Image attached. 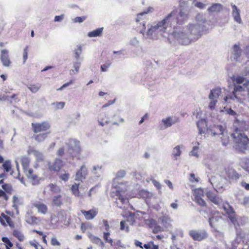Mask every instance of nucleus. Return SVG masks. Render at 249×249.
<instances>
[{
	"mask_svg": "<svg viewBox=\"0 0 249 249\" xmlns=\"http://www.w3.org/2000/svg\"><path fill=\"white\" fill-rule=\"evenodd\" d=\"M208 22L205 16L199 14L193 23L188 24L183 29H175L171 36L182 45H188L198 40L207 30Z\"/></svg>",
	"mask_w": 249,
	"mask_h": 249,
	"instance_id": "nucleus-1",
	"label": "nucleus"
},
{
	"mask_svg": "<svg viewBox=\"0 0 249 249\" xmlns=\"http://www.w3.org/2000/svg\"><path fill=\"white\" fill-rule=\"evenodd\" d=\"M174 16V12L169 14L162 20L158 23L153 24L148 28L145 34V37L152 39H157L160 36L164 37H167L168 40L171 42V40L174 38L171 36V34H169L170 26L169 25L170 19Z\"/></svg>",
	"mask_w": 249,
	"mask_h": 249,
	"instance_id": "nucleus-2",
	"label": "nucleus"
},
{
	"mask_svg": "<svg viewBox=\"0 0 249 249\" xmlns=\"http://www.w3.org/2000/svg\"><path fill=\"white\" fill-rule=\"evenodd\" d=\"M234 85V89L232 93L224 97L225 102H227L229 100H237L240 102L246 97L249 98V81H248L243 86L238 84L243 83L245 78L242 76L237 75L232 77Z\"/></svg>",
	"mask_w": 249,
	"mask_h": 249,
	"instance_id": "nucleus-3",
	"label": "nucleus"
},
{
	"mask_svg": "<svg viewBox=\"0 0 249 249\" xmlns=\"http://www.w3.org/2000/svg\"><path fill=\"white\" fill-rule=\"evenodd\" d=\"M240 125L241 126L239 128L236 127L235 128V131L231 134V136L235 143V148L240 152H244L246 149L247 145L249 142V139L242 132L246 131L248 127H246L244 122H240Z\"/></svg>",
	"mask_w": 249,
	"mask_h": 249,
	"instance_id": "nucleus-4",
	"label": "nucleus"
},
{
	"mask_svg": "<svg viewBox=\"0 0 249 249\" xmlns=\"http://www.w3.org/2000/svg\"><path fill=\"white\" fill-rule=\"evenodd\" d=\"M206 195L208 198L212 203L218 206L220 208H222L225 211L228 215V217L231 222L234 224L236 221L234 212L229 204L224 203L222 198L212 191H208Z\"/></svg>",
	"mask_w": 249,
	"mask_h": 249,
	"instance_id": "nucleus-5",
	"label": "nucleus"
},
{
	"mask_svg": "<svg viewBox=\"0 0 249 249\" xmlns=\"http://www.w3.org/2000/svg\"><path fill=\"white\" fill-rule=\"evenodd\" d=\"M173 12H174V16L170 19L169 24L170 28L172 26H174L177 23L179 24H182L188 18V12L187 10L181 9L178 14H177V10H175L171 12L170 14H172Z\"/></svg>",
	"mask_w": 249,
	"mask_h": 249,
	"instance_id": "nucleus-6",
	"label": "nucleus"
},
{
	"mask_svg": "<svg viewBox=\"0 0 249 249\" xmlns=\"http://www.w3.org/2000/svg\"><path fill=\"white\" fill-rule=\"evenodd\" d=\"M21 164L24 170L27 177L32 179L33 181L34 185L37 184L38 182L37 177L36 175L33 174V170L31 168H29V165L30 163V159L26 156H23L21 159Z\"/></svg>",
	"mask_w": 249,
	"mask_h": 249,
	"instance_id": "nucleus-7",
	"label": "nucleus"
},
{
	"mask_svg": "<svg viewBox=\"0 0 249 249\" xmlns=\"http://www.w3.org/2000/svg\"><path fill=\"white\" fill-rule=\"evenodd\" d=\"M153 10V7H148L146 10H144L143 12L140 13L137 15V17L136 19V29L138 32L142 34L143 36H145L144 31L146 28V21L142 18V17L147 13L152 12Z\"/></svg>",
	"mask_w": 249,
	"mask_h": 249,
	"instance_id": "nucleus-8",
	"label": "nucleus"
},
{
	"mask_svg": "<svg viewBox=\"0 0 249 249\" xmlns=\"http://www.w3.org/2000/svg\"><path fill=\"white\" fill-rule=\"evenodd\" d=\"M116 196L122 204H126L128 201L127 189L123 183H120L115 187Z\"/></svg>",
	"mask_w": 249,
	"mask_h": 249,
	"instance_id": "nucleus-9",
	"label": "nucleus"
},
{
	"mask_svg": "<svg viewBox=\"0 0 249 249\" xmlns=\"http://www.w3.org/2000/svg\"><path fill=\"white\" fill-rule=\"evenodd\" d=\"M178 121V118L176 116H170L162 118L159 122L158 127L160 130H165L177 123Z\"/></svg>",
	"mask_w": 249,
	"mask_h": 249,
	"instance_id": "nucleus-10",
	"label": "nucleus"
},
{
	"mask_svg": "<svg viewBox=\"0 0 249 249\" xmlns=\"http://www.w3.org/2000/svg\"><path fill=\"white\" fill-rule=\"evenodd\" d=\"M28 155H33L35 158L36 161L34 167L37 168L39 166V163L43 162L44 160V157L42 152L36 150L35 147L29 146L27 151Z\"/></svg>",
	"mask_w": 249,
	"mask_h": 249,
	"instance_id": "nucleus-11",
	"label": "nucleus"
},
{
	"mask_svg": "<svg viewBox=\"0 0 249 249\" xmlns=\"http://www.w3.org/2000/svg\"><path fill=\"white\" fill-rule=\"evenodd\" d=\"M69 152L72 156H76L80 151L79 142L74 139L69 140L67 143Z\"/></svg>",
	"mask_w": 249,
	"mask_h": 249,
	"instance_id": "nucleus-12",
	"label": "nucleus"
},
{
	"mask_svg": "<svg viewBox=\"0 0 249 249\" xmlns=\"http://www.w3.org/2000/svg\"><path fill=\"white\" fill-rule=\"evenodd\" d=\"M189 235L196 241H201L208 236L205 230H191L189 232Z\"/></svg>",
	"mask_w": 249,
	"mask_h": 249,
	"instance_id": "nucleus-13",
	"label": "nucleus"
},
{
	"mask_svg": "<svg viewBox=\"0 0 249 249\" xmlns=\"http://www.w3.org/2000/svg\"><path fill=\"white\" fill-rule=\"evenodd\" d=\"M245 233L241 231H237L234 240L231 242V247L229 249H237L238 246L245 243Z\"/></svg>",
	"mask_w": 249,
	"mask_h": 249,
	"instance_id": "nucleus-14",
	"label": "nucleus"
},
{
	"mask_svg": "<svg viewBox=\"0 0 249 249\" xmlns=\"http://www.w3.org/2000/svg\"><path fill=\"white\" fill-rule=\"evenodd\" d=\"M33 131L35 133H38L41 131H45L50 128V124L47 122H43L41 123H32Z\"/></svg>",
	"mask_w": 249,
	"mask_h": 249,
	"instance_id": "nucleus-15",
	"label": "nucleus"
},
{
	"mask_svg": "<svg viewBox=\"0 0 249 249\" xmlns=\"http://www.w3.org/2000/svg\"><path fill=\"white\" fill-rule=\"evenodd\" d=\"M88 175V171L85 164H83L80 168L77 171L75 175V180L83 182Z\"/></svg>",
	"mask_w": 249,
	"mask_h": 249,
	"instance_id": "nucleus-16",
	"label": "nucleus"
},
{
	"mask_svg": "<svg viewBox=\"0 0 249 249\" xmlns=\"http://www.w3.org/2000/svg\"><path fill=\"white\" fill-rule=\"evenodd\" d=\"M242 51L240 44H235L232 47V54L231 58L234 61L237 62L240 60Z\"/></svg>",
	"mask_w": 249,
	"mask_h": 249,
	"instance_id": "nucleus-17",
	"label": "nucleus"
},
{
	"mask_svg": "<svg viewBox=\"0 0 249 249\" xmlns=\"http://www.w3.org/2000/svg\"><path fill=\"white\" fill-rule=\"evenodd\" d=\"M225 173L227 178L230 180H237L240 175L236 172V171L232 168L228 167L225 168Z\"/></svg>",
	"mask_w": 249,
	"mask_h": 249,
	"instance_id": "nucleus-18",
	"label": "nucleus"
},
{
	"mask_svg": "<svg viewBox=\"0 0 249 249\" xmlns=\"http://www.w3.org/2000/svg\"><path fill=\"white\" fill-rule=\"evenodd\" d=\"M231 5L232 8V16L233 17L234 21L241 24L242 23V19L240 16V10L233 3H231Z\"/></svg>",
	"mask_w": 249,
	"mask_h": 249,
	"instance_id": "nucleus-19",
	"label": "nucleus"
},
{
	"mask_svg": "<svg viewBox=\"0 0 249 249\" xmlns=\"http://www.w3.org/2000/svg\"><path fill=\"white\" fill-rule=\"evenodd\" d=\"M224 9V6L220 3H213L207 9L209 13H218L222 12Z\"/></svg>",
	"mask_w": 249,
	"mask_h": 249,
	"instance_id": "nucleus-20",
	"label": "nucleus"
},
{
	"mask_svg": "<svg viewBox=\"0 0 249 249\" xmlns=\"http://www.w3.org/2000/svg\"><path fill=\"white\" fill-rule=\"evenodd\" d=\"M81 212L85 219L88 220L93 219L98 213V212L95 209H91L89 211L81 210Z\"/></svg>",
	"mask_w": 249,
	"mask_h": 249,
	"instance_id": "nucleus-21",
	"label": "nucleus"
},
{
	"mask_svg": "<svg viewBox=\"0 0 249 249\" xmlns=\"http://www.w3.org/2000/svg\"><path fill=\"white\" fill-rule=\"evenodd\" d=\"M25 220L29 224L32 225H38L40 222V220L39 218L30 215L28 212L27 213V214L25 216Z\"/></svg>",
	"mask_w": 249,
	"mask_h": 249,
	"instance_id": "nucleus-22",
	"label": "nucleus"
},
{
	"mask_svg": "<svg viewBox=\"0 0 249 249\" xmlns=\"http://www.w3.org/2000/svg\"><path fill=\"white\" fill-rule=\"evenodd\" d=\"M62 161L59 159H56L54 162L52 164H49V168L51 171L57 172L62 167Z\"/></svg>",
	"mask_w": 249,
	"mask_h": 249,
	"instance_id": "nucleus-23",
	"label": "nucleus"
},
{
	"mask_svg": "<svg viewBox=\"0 0 249 249\" xmlns=\"http://www.w3.org/2000/svg\"><path fill=\"white\" fill-rule=\"evenodd\" d=\"M0 222L3 225L14 227V223L11 218L3 213H2L0 216Z\"/></svg>",
	"mask_w": 249,
	"mask_h": 249,
	"instance_id": "nucleus-24",
	"label": "nucleus"
},
{
	"mask_svg": "<svg viewBox=\"0 0 249 249\" xmlns=\"http://www.w3.org/2000/svg\"><path fill=\"white\" fill-rule=\"evenodd\" d=\"M81 65V61L80 60H75L72 62V68L70 70L69 73L71 75H73L79 71V69Z\"/></svg>",
	"mask_w": 249,
	"mask_h": 249,
	"instance_id": "nucleus-25",
	"label": "nucleus"
},
{
	"mask_svg": "<svg viewBox=\"0 0 249 249\" xmlns=\"http://www.w3.org/2000/svg\"><path fill=\"white\" fill-rule=\"evenodd\" d=\"M197 126L199 130V134L197 138L199 135L205 133L207 127V123L205 119H201L197 122Z\"/></svg>",
	"mask_w": 249,
	"mask_h": 249,
	"instance_id": "nucleus-26",
	"label": "nucleus"
},
{
	"mask_svg": "<svg viewBox=\"0 0 249 249\" xmlns=\"http://www.w3.org/2000/svg\"><path fill=\"white\" fill-rule=\"evenodd\" d=\"M184 148V146L183 144L178 145L173 149L172 155L173 156L174 160H177L178 157L181 154V149Z\"/></svg>",
	"mask_w": 249,
	"mask_h": 249,
	"instance_id": "nucleus-27",
	"label": "nucleus"
},
{
	"mask_svg": "<svg viewBox=\"0 0 249 249\" xmlns=\"http://www.w3.org/2000/svg\"><path fill=\"white\" fill-rule=\"evenodd\" d=\"M33 206L38 210V212L42 214H45L48 211L47 207L44 204L39 202L36 201L33 203Z\"/></svg>",
	"mask_w": 249,
	"mask_h": 249,
	"instance_id": "nucleus-28",
	"label": "nucleus"
},
{
	"mask_svg": "<svg viewBox=\"0 0 249 249\" xmlns=\"http://www.w3.org/2000/svg\"><path fill=\"white\" fill-rule=\"evenodd\" d=\"M226 127L221 125H214L210 130L211 134L213 136L218 135L220 136L223 131L226 129Z\"/></svg>",
	"mask_w": 249,
	"mask_h": 249,
	"instance_id": "nucleus-29",
	"label": "nucleus"
},
{
	"mask_svg": "<svg viewBox=\"0 0 249 249\" xmlns=\"http://www.w3.org/2000/svg\"><path fill=\"white\" fill-rule=\"evenodd\" d=\"M0 59L3 65L5 66H9L10 64V61L8 57V51L6 50H3L1 51Z\"/></svg>",
	"mask_w": 249,
	"mask_h": 249,
	"instance_id": "nucleus-30",
	"label": "nucleus"
},
{
	"mask_svg": "<svg viewBox=\"0 0 249 249\" xmlns=\"http://www.w3.org/2000/svg\"><path fill=\"white\" fill-rule=\"evenodd\" d=\"M88 236L92 243L96 244V245L101 247L102 248H103L104 247V242L99 237L94 236L90 233H89L88 234Z\"/></svg>",
	"mask_w": 249,
	"mask_h": 249,
	"instance_id": "nucleus-31",
	"label": "nucleus"
},
{
	"mask_svg": "<svg viewBox=\"0 0 249 249\" xmlns=\"http://www.w3.org/2000/svg\"><path fill=\"white\" fill-rule=\"evenodd\" d=\"M221 94V89L219 88H216L211 90L209 95V99H216L219 98Z\"/></svg>",
	"mask_w": 249,
	"mask_h": 249,
	"instance_id": "nucleus-32",
	"label": "nucleus"
},
{
	"mask_svg": "<svg viewBox=\"0 0 249 249\" xmlns=\"http://www.w3.org/2000/svg\"><path fill=\"white\" fill-rule=\"evenodd\" d=\"M124 216L126 218L127 222H128L130 225H133L135 224L136 222V217L134 213L128 212Z\"/></svg>",
	"mask_w": 249,
	"mask_h": 249,
	"instance_id": "nucleus-33",
	"label": "nucleus"
},
{
	"mask_svg": "<svg viewBox=\"0 0 249 249\" xmlns=\"http://www.w3.org/2000/svg\"><path fill=\"white\" fill-rule=\"evenodd\" d=\"M79 186V183H74L72 185L71 190L72 194L74 195V196L82 198L83 197V195L80 193Z\"/></svg>",
	"mask_w": 249,
	"mask_h": 249,
	"instance_id": "nucleus-34",
	"label": "nucleus"
},
{
	"mask_svg": "<svg viewBox=\"0 0 249 249\" xmlns=\"http://www.w3.org/2000/svg\"><path fill=\"white\" fill-rule=\"evenodd\" d=\"M45 190H49L54 193H59L61 191L60 187L53 183H50L45 187Z\"/></svg>",
	"mask_w": 249,
	"mask_h": 249,
	"instance_id": "nucleus-35",
	"label": "nucleus"
},
{
	"mask_svg": "<svg viewBox=\"0 0 249 249\" xmlns=\"http://www.w3.org/2000/svg\"><path fill=\"white\" fill-rule=\"evenodd\" d=\"M219 136H220L222 145L224 146L227 145L229 143V136L226 129L222 132V134Z\"/></svg>",
	"mask_w": 249,
	"mask_h": 249,
	"instance_id": "nucleus-36",
	"label": "nucleus"
},
{
	"mask_svg": "<svg viewBox=\"0 0 249 249\" xmlns=\"http://www.w3.org/2000/svg\"><path fill=\"white\" fill-rule=\"evenodd\" d=\"M103 28H99L88 33V36L89 37L101 36L103 31Z\"/></svg>",
	"mask_w": 249,
	"mask_h": 249,
	"instance_id": "nucleus-37",
	"label": "nucleus"
},
{
	"mask_svg": "<svg viewBox=\"0 0 249 249\" xmlns=\"http://www.w3.org/2000/svg\"><path fill=\"white\" fill-rule=\"evenodd\" d=\"M41 87L39 83L30 84L28 86V89L34 93H36Z\"/></svg>",
	"mask_w": 249,
	"mask_h": 249,
	"instance_id": "nucleus-38",
	"label": "nucleus"
},
{
	"mask_svg": "<svg viewBox=\"0 0 249 249\" xmlns=\"http://www.w3.org/2000/svg\"><path fill=\"white\" fill-rule=\"evenodd\" d=\"M49 134L48 132L40 133L39 134L36 135L34 136L35 140L38 142H40L44 141L47 137V135Z\"/></svg>",
	"mask_w": 249,
	"mask_h": 249,
	"instance_id": "nucleus-39",
	"label": "nucleus"
},
{
	"mask_svg": "<svg viewBox=\"0 0 249 249\" xmlns=\"http://www.w3.org/2000/svg\"><path fill=\"white\" fill-rule=\"evenodd\" d=\"M196 145H194L193 147L192 150L190 152L189 155L191 156L196 157V158L198 157V155L197 153L198 150L199 149L198 145L200 144L198 142H196Z\"/></svg>",
	"mask_w": 249,
	"mask_h": 249,
	"instance_id": "nucleus-40",
	"label": "nucleus"
},
{
	"mask_svg": "<svg viewBox=\"0 0 249 249\" xmlns=\"http://www.w3.org/2000/svg\"><path fill=\"white\" fill-rule=\"evenodd\" d=\"M2 188L5 192L9 195H11L13 192L12 186L9 184L5 183L2 185Z\"/></svg>",
	"mask_w": 249,
	"mask_h": 249,
	"instance_id": "nucleus-41",
	"label": "nucleus"
},
{
	"mask_svg": "<svg viewBox=\"0 0 249 249\" xmlns=\"http://www.w3.org/2000/svg\"><path fill=\"white\" fill-rule=\"evenodd\" d=\"M195 199L202 197L204 196L203 190L201 188H197L194 190Z\"/></svg>",
	"mask_w": 249,
	"mask_h": 249,
	"instance_id": "nucleus-42",
	"label": "nucleus"
},
{
	"mask_svg": "<svg viewBox=\"0 0 249 249\" xmlns=\"http://www.w3.org/2000/svg\"><path fill=\"white\" fill-rule=\"evenodd\" d=\"M65 105L64 102H56L53 103L52 105L54 107L55 109H61L64 108Z\"/></svg>",
	"mask_w": 249,
	"mask_h": 249,
	"instance_id": "nucleus-43",
	"label": "nucleus"
},
{
	"mask_svg": "<svg viewBox=\"0 0 249 249\" xmlns=\"http://www.w3.org/2000/svg\"><path fill=\"white\" fill-rule=\"evenodd\" d=\"M2 241L4 243L6 249H10V248L13 246V244L9 240L8 238L6 237H3L2 238Z\"/></svg>",
	"mask_w": 249,
	"mask_h": 249,
	"instance_id": "nucleus-44",
	"label": "nucleus"
},
{
	"mask_svg": "<svg viewBox=\"0 0 249 249\" xmlns=\"http://www.w3.org/2000/svg\"><path fill=\"white\" fill-rule=\"evenodd\" d=\"M61 197V195L54 196L53 198V203L56 206H60L62 204Z\"/></svg>",
	"mask_w": 249,
	"mask_h": 249,
	"instance_id": "nucleus-45",
	"label": "nucleus"
},
{
	"mask_svg": "<svg viewBox=\"0 0 249 249\" xmlns=\"http://www.w3.org/2000/svg\"><path fill=\"white\" fill-rule=\"evenodd\" d=\"M110 233L108 232H105L103 233V238L104 240L109 243L111 246H112L113 240L109 237Z\"/></svg>",
	"mask_w": 249,
	"mask_h": 249,
	"instance_id": "nucleus-46",
	"label": "nucleus"
},
{
	"mask_svg": "<svg viewBox=\"0 0 249 249\" xmlns=\"http://www.w3.org/2000/svg\"><path fill=\"white\" fill-rule=\"evenodd\" d=\"M2 167L5 171L8 172L11 169V163L10 161L6 160L2 164Z\"/></svg>",
	"mask_w": 249,
	"mask_h": 249,
	"instance_id": "nucleus-47",
	"label": "nucleus"
},
{
	"mask_svg": "<svg viewBox=\"0 0 249 249\" xmlns=\"http://www.w3.org/2000/svg\"><path fill=\"white\" fill-rule=\"evenodd\" d=\"M243 168L249 173V159H245L242 162Z\"/></svg>",
	"mask_w": 249,
	"mask_h": 249,
	"instance_id": "nucleus-48",
	"label": "nucleus"
},
{
	"mask_svg": "<svg viewBox=\"0 0 249 249\" xmlns=\"http://www.w3.org/2000/svg\"><path fill=\"white\" fill-rule=\"evenodd\" d=\"M120 230L121 231H124L126 232L129 231V227L126 225L125 221L123 220L120 222Z\"/></svg>",
	"mask_w": 249,
	"mask_h": 249,
	"instance_id": "nucleus-49",
	"label": "nucleus"
},
{
	"mask_svg": "<svg viewBox=\"0 0 249 249\" xmlns=\"http://www.w3.org/2000/svg\"><path fill=\"white\" fill-rule=\"evenodd\" d=\"M78 50L74 51L75 60H80V56L82 52V47L78 46Z\"/></svg>",
	"mask_w": 249,
	"mask_h": 249,
	"instance_id": "nucleus-50",
	"label": "nucleus"
},
{
	"mask_svg": "<svg viewBox=\"0 0 249 249\" xmlns=\"http://www.w3.org/2000/svg\"><path fill=\"white\" fill-rule=\"evenodd\" d=\"M146 180L147 182H148L149 180L152 181L153 184L157 188V189L160 190L161 189V185L160 184V183L159 181L154 179V178H147L146 179Z\"/></svg>",
	"mask_w": 249,
	"mask_h": 249,
	"instance_id": "nucleus-51",
	"label": "nucleus"
},
{
	"mask_svg": "<svg viewBox=\"0 0 249 249\" xmlns=\"http://www.w3.org/2000/svg\"><path fill=\"white\" fill-rule=\"evenodd\" d=\"M87 18V17L85 16H81V17H77L74 18L72 19V21L74 23H82L84 21H85Z\"/></svg>",
	"mask_w": 249,
	"mask_h": 249,
	"instance_id": "nucleus-52",
	"label": "nucleus"
},
{
	"mask_svg": "<svg viewBox=\"0 0 249 249\" xmlns=\"http://www.w3.org/2000/svg\"><path fill=\"white\" fill-rule=\"evenodd\" d=\"M9 195L5 192L3 190L0 189V198L5 201L8 200L9 198Z\"/></svg>",
	"mask_w": 249,
	"mask_h": 249,
	"instance_id": "nucleus-53",
	"label": "nucleus"
},
{
	"mask_svg": "<svg viewBox=\"0 0 249 249\" xmlns=\"http://www.w3.org/2000/svg\"><path fill=\"white\" fill-rule=\"evenodd\" d=\"M111 63L110 62H107L104 65H101V70L102 71L105 72L108 70V69L111 66Z\"/></svg>",
	"mask_w": 249,
	"mask_h": 249,
	"instance_id": "nucleus-54",
	"label": "nucleus"
},
{
	"mask_svg": "<svg viewBox=\"0 0 249 249\" xmlns=\"http://www.w3.org/2000/svg\"><path fill=\"white\" fill-rule=\"evenodd\" d=\"M195 201L201 206L206 207V203L202 197L195 198Z\"/></svg>",
	"mask_w": 249,
	"mask_h": 249,
	"instance_id": "nucleus-55",
	"label": "nucleus"
},
{
	"mask_svg": "<svg viewBox=\"0 0 249 249\" xmlns=\"http://www.w3.org/2000/svg\"><path fill=\"white\" fill-rule=\"evenodd\" d=\"M126 174V172L124 170H119L117 172L116 175V178H123Z\"/></svg>",
	"mask_w": 249,
	"mask_h": 249,
	"instance_id": "nucleus-56",
	"label": "nucleus"
},
{
	"mask_svg": "<svg viewBox=\"0 0 249 249\" xmlns=\"http://www.w3.org/2000/svg\"><path fill=\"white\" fill-rule=\"evenodd\" d=\"M211 101L209 105V107L211 109H213L215 107V106L217 102V100L216 99H210Z\"/></svg>",
	"mask_w": 249,
	"mask_h": 249,
	"instance_id": "nucleus-57",
	"label": "nucleus"
},
{
	"mask_svg": "<svg viewBox=\"0 0 249 249\" xmlns=\"http://www.w3.org/2000/svg\"><path fill=\"white\" fill-rule=\"evenodd\" d=\"M221 111L231 115H234L236 114L235 112L231 108H226V107H224V109L222 110Z\"/></svg>",
	"mask_w": 249,
	"mask_h": 249,
	"instance_id": "nucleus-58",
	"label": "nucleus"
},
{
	"mask_svg": "<svg viewBox=\"0 0 249 249\" xmlns=\"http://www.w3.org/2000/svg\"><path fill=\"white\" fill-rule=\"evenodd\" d=\"M51 245L53 246H59L60 245V242L58 241V240L57 239V238L55 237H53L51 238Z\"/></svg>",
	"mask_w": 249,
	"mask_h": 249,
	"instance_id": "nucleus-59",
	"label": "nucleus"
},
{
	"mask_svg": "<svg viewBox=\"0 0 249 249\" xmlns=\"http://www.w3.org/2000/svg\"><path fill=\"white\" fill-rule=\"evenodd\" d=\"M17 238L18 239V240L19 241H21V242L23 241L25 239L24 235L20 232L17 231Z\"/></svg>",
	"mask_w": 249,
	"mask_h": 249,
	"instance_id": "nucleus-60",
	"label": "nucleus"
},
{
	"mask_svg": "<svg viewBox=\"0 0 249 249\" xmlns=\"http://www.w3.org/2000/svg\"><path fill=\"white\" fill-rule=\"evenodd\" d=\"M70 177V175L68 173H65L59 176V178L64 181H67Z\"/></svg>",
	"mask_w": 249,
	"mask_h": 249,
	"instance_id": "nucleus-61",
	"label": "nucleus"
},
{
	"mask_svg": "<svg viewBox=\"0 0 249 249\" xmlns=\"http://www.w3.org/2000/svg\"><path fill=\"white\" fill-rule=\"evenodd\" d=\"M73 83V81L72 80H70L69 82L65 83L63 84L60 88H59L58 89H57L58 90H62L64 88L68 87L69 86L71 85Z\"/></svg>",
	"mask_w": 249,
	"mask_h": 249,
	"instance_id": "nucleus-62",
	"label": "nucleus"
},
{
	"mask_svg": "<svg viewBox=\"0 0 249 249\" xmlns=\"http://www.w3.org/2000/svg\"><path fill=\"white\" fill-rule=\"evenodd\" d=\"M73 83V81L72 80H70L69 82L65 83L63 84L60 88H59L58 89H57L58 90H62L64 88L68 87L69 86L71 85Z\"/></svg>",
	"mask_w": 249,
	"mask_h": 249,
	"instance_id": "nucleus-63",
	"label": "nucleus"
},
{
	"mask_svg": "<svg viewBox=\"0 0 249 249\" xmlns=\"http://www.w3.org/2000/svg\"><path fill=\"white\" fill-rule=\"evenodd\" d=\"M27 46L25 47L24 49L23 54V63H25L27 58H28V51H27Z\"/></svg>",
	"mask_w": 249,
	"mask_h": 249,
	"instance_id": "nucleus-64",
	"label": "nucleus"
}]
</instances>
